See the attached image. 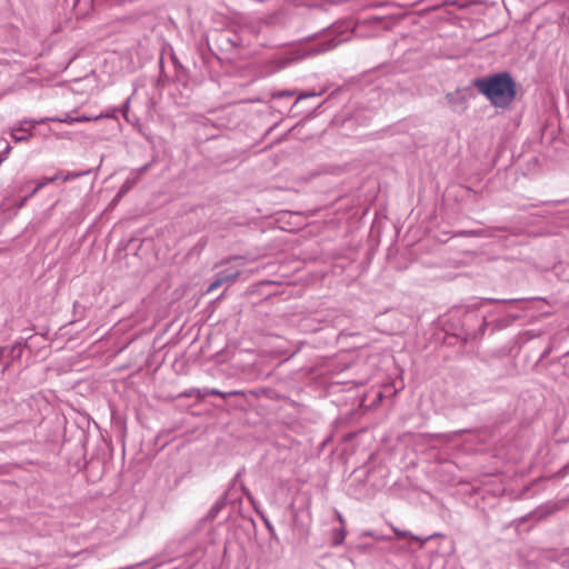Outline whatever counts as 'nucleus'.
<instances>
[{"label":"nucleus","mask_w":569,"mask_h":569,"mask_svg":"<svg viewBox=\"0 0 569 569\" xmlns=\"http://www.w3.org/2000/svg\"><path fill=\"white\" fill-rule=\"evenodd\" d=\"M239 271H232L229 272L228 270L219 273V278L214 280L212 283H210L208 291H213L217 288H219L224 281H234L237 277L239 276Z\"/></svg>","instance_id":"nucleus-6"},{"label":"nucleus","mask_w":569,"mask_h":569,"mask_svg":"<svg viewBox=\"0 0 569 569\" xmlns=\"http://www.w3.org/2000/svg\"><path fill=\"white\" fill-rule=\"evenodd\" d=\"M526 299H496V298H482L479 301H476L470 307L473 309H479L483 303H517L520 301H525Z\"/></svg>","instance_id":"nucleus-9"},{"label":"nucleus","mask_w":569,"mask_h":569,"mask_svg":"<svg viewBox=\"0 0 569 569\" xmlns=\"http://www.w3.org/2000/svg\"><path fill=\"white\" fill-rule=\"evenodd\" d=\"M60 177H61V176H60V174H57V173H56L54 176H52V177H44V178H42V179H40V180L38 181V188H41V189H42V188H43V187H46L47 184H49V183H53L54 181L59 180V179H60Z\"/></svg>","instance_id":"nucleus-16"},{"label":"nucleus","mask_w":569,"mask_h":569,"mask_svg":"<svg viewBox=\"0 0 569 569\" xmlns=\"http://www.w3.org/2000/svg\"><path fill=\"white\" fill-rule=\"evenodd\" d=\"M446 100L450 106L451 110L457 113H462L467 109V98L461 90L455 92H448Z\"/></svg>","instance_id":"nucleus-4"},{"label":"nucleus","mask_w":569,"mask_h":569,"mask_svg":"<svg viewBox=\"0 0 569 569\" xmlns=\"http://www.w3.org/2000/svg\"><path fill=\"white\" fill-rule=\"evenodd\" d=\"M74 120L77 122H88V121H93L94 120V116H80V117H76Z\"/></svg>","instance_id":"nucleus-24"},{"label":"nucleus","mask_w":569,"mask_h":569,"mask_svg":"<svg viewBox=\"0 0 569 569\" xmlns=\"http://www.w3.org/2000/svg\"><path fill=\"white\" fill-rule=\"evenodd\" d=\"M227 496L228 493L224 492L214 503L213 506L210 508V510L208 511V513L204 517V520L206 521H213L219 512L227 506Z\"/></svg>","instance_id":"nucleus-5"},{"label":"nucleus","mask_w":569,"mask_h":569,"mask_svg":"<svg viewBox=\"0 0 569 569\" xmlns=\"http://www.w3.org/2000/svg\"><path fill=\"white\" fill-rule=\"evenodd\" d=\"M335 512H336L337 519L340 522L341 527H345L346 521H345V518L342 517V515L338 510H336Z\"/></svg>","instance_id":"nucleus-26"},{"label":"nucleus","mask_w":569,"mask_h":569,"mask_svg":"<svg viewBox=\"0 0 569 569\" xmlns=\"http://www.w3.org/2000/svg\"><path fill=\"white\" fill-rule=\"evenodd\" d=\"M39 190H41V188H38V184H37V186L31 190V192L27 194V197L30 199L31 197H33L34 194H37Z\"/></svg>","instance_id":"nucleus-27"},{"label":"nucleus","mask_w":569,"mask_h":569,"mask_svg":"<svg viewBox=\"0 0 569 569\" xmlns=\"http://www.w3.org/2000/svg\"><path fill=\"white\" fill-rule=\"evenodd\" d=\"M393 532H395L398 537H401V538H405V537H409V536H410L412 539L418 540V538H417V537H415V536H412L409 531H400V530H398V529L393 528Z\"/></svg>","instance_id":"nucleus-21"},{"label":"nucleus","mask_w":569,"mask_h":569,"mask_svg":"<svg viewBox=\"0 0 569 569\" xmlns=\"http://www.w3.org/2000/svg\"><path fill=\"white\" fill-rule=\"evenodd\" d=\"M203 392H204V388L203 389L191 388V389H187L183 392H181L180 397L191 398V397L196 396L199 400H202L206 398V395H203Z\"/></svg>","instance_id":"nucleus-12"},{"label":"nucleus","mask_w":569,"mask_h":569,"mask_svg":"<svg viewBox=\"0 0 569 569\" xmlns=\"http://www.w3.org/2000/svg\"><path fill=\"white\" fill-rule=\"evenodd\" d=\"M346 538V528L340 527L339 529L335 530L333 532V545L339 546L343 542Z\"/></svg>","instance_id":"nucleus-14"},{"label":"nucleus","mask_w":569,"mask_h":569,"mask_svg":"<svg viewBox=\"0 0 569 569\" xmlns=\"http://www.w3.org/2000/svg\"><path fill=\"white\" fill-rule=\"evenodd\" d=\"M558 510L557 505H543L519 518L517 521L523 523L529 520L540 521Z\"/></svg>","instance_id":"nucleus-3"},{"label":"nucleus","mask_w":569,"mask_h":569,"mask_svg":"<svg viewBox=\"0 0 569 569\" xmlns=\"http://www.w3.org/2000/svg\"><path fill=\"white\" fill-rule=\"evenodd\" d=\"M8 366H9V365L4 366V367L1 369V371H0V375H1V376L4 373V371H6V369L8 368Z\"/></svg>","instance_id":"nucleus-29"},{"label":"nucleus","mask_w":569,"mask_h":569,"mask_svg":"<svg viewBox=\"0 0 569 569\" xmlns=\"http://www.w3.org/2000/svg\"><path fill=\"white\" fill-rule=\"evenodd\" d=\"M12 148L10 144H7L6 148L0 152V158L6 161Z\"/></svg>","instance_id":"nucleus-22"},{"label":"nucleus","mask_w":569,"mask_h":569,"mask_svg":"<svg viewBox=\"0 0 569 569\" xmlns=\"http://www.w3.org/2000/svg\"><path fill=\"white\" fill-rule=\"evenodd\" d=\"M49 121H52V122H63V123H68V124H72V123L77 122L74 120V118H72V117H66V118L53 117V118H41L38 121H34V123H46V122H49Z\"/></svg>","instance_id":"nucleus-13"},{"label":"nucleus","mask_w":569,"mask_h":569,"mask_svg":"<svg viewBox=\"0 0 569 569\" xmlns=\"http://www.w3.org/2000/svg\"><path fill=\"white\" fill-rule=\"evenodd\" d=\"M203 395L207 396H218V397H221L223 399H227V398H231V397H246L247 392L243 391V390H232V391H228V392H223L219 389H209V388H204V392Z\"/></svg>","instance_id":"nucleus-7"},{"label":"nucleus","mask_w":569,"mask_h":569,"mask_svg":"<svg viewBox=\"0 0 569 569\" xmlns=\"http://www.w3.org/2000/svg\"><path fill=\"white\" fill-rule=\"evenodd\" d=\"M247 497L252 501L251 493L249 491H246Z\"/></svg>","instance_id":"nucleus-31"},{"label":"nucleus","mask_w":569,"mask_h":569,"mask_svg":"<svg viewBox=\"0 0 569 569\" xmlns=\"http://www.w3.org/2000/svg\"><path fill=\"white\" fill-rule=\"evenodd\" d=\"M90 173V171H73V172H64V171H58L57 174H60V179L64 182L83 177L86 174Z\"/></svg>","instance_id":"nucleus-11"},{"label":"nucleus","mask_w":569,"mask_h":569,"mask_svg":"<svg viewBox=\"0 0 569 569\" xmlns=\"http://www.w3.org/2000/svg\"><path fill=\"white\" fill-rule=\"evenodd\" d=\"M296 94L293 90H279L272 93V99L291 98Z\"/></svg>","instance_id":"nucleus-15"},{"label":"nucleus","mask_w":569,"mask_h":569,"mask_svg":"<svg viewBox=\"0 0 569 569\" xmlns=\"http://www.w3.org/2000/svg\"><path fill=\"white\" fill-rule=\"evenodd\" d=\"M486 326H487V321H486V318H483L482 319V325H481V328H480L481 333L485 332Z\"/></svg>","instance_id":"nucleus-28"},{"label":"nucleus","mask_w":569,"mask_h":569,"mask_svg":"<svg viewBox=\"0 0 569 569\" xmlns=\"http://www.w3.org/2000/svg\"><path fill=\"white\" fill-rule=\"evenodd\" d=\"M480 401H481V399H479L478 397H473L471 400L461 401V406H463V407L473 406V405L479 403Z\"/></svg>","instance_id":"nucleus-20"},{"label":"nucleus","mask_w":569,"mask_h":569,"mask_svg":"<svg viewBox=\"0 0 569 569\" xmlns=\"http://www.w3.org/2000/svg\"><path fill=\"white\" fill-rule=\"evenodd\" d=\"M150 168V163H147L142 167H140L139 169H137L134 172L131 173L130 178H137V182L139 181V179L141 178V176H143L148 169Z\"/></svg>","instance_id":"nucleus-18"},{"label":"nucleus","mask_w":569,"mask_h":569,"mask_svg":"<svg viewBox=\"0 0 569 569\" xmlns=\"http://www.w3.org/2000/svg\"><path fill=\"white\" fill-rule=\"evenodd\" d=\"M36 120H21L11 128L10 136L14 142H26L32 137L31 129Z\"/></svg>","instance_id":"nucleus-2"},{"label":"nucleus","mask_w":569,"mask_h":569,"mask_svg":"<svg viewBox=\"0 0 569 569\" xmlns=\"http://www.w3.org/2000/svg\"><path fill=\"white\" fill-rule=\"evenodd\" d=\"M117 112H119L118 108H112L106 112H101L100 114L98 116H94V121L96 120H100V119H103V118H111V119H114L117 116Z\"/></svg>","instance_id":"nucleus-17"},{"label":"nucleus","mask_w":569,"mask_h":569,"mask_svg":"<svg viewBox=\"0 0 569 569\" xmlns=\"http://www.w3.org/2000/svg\"><path fill=\"white\" fill-rule=\"evenodd\" d=\"M137 184V178L128 177L124 182L121 184L119 191L114 196L112 202L117 203L120 199L127 194L134 186Z\"/></svg>","instance_id":"nucleus-8"},{"label":"nucleus","mask_w":569,"mask_h":569,"mask_svg":"<svg viewBox=\"0 0 569 569\" xmlns=\"http://www.w3.org/2000/svg\"><path fill=\"white\" fill-rule=\"evenodd\" d=\"M338 42L335 39H329L321 42L317 48L311 49L310 54H318L322 52H327L333 48H336Z\"/></svg>","instance_id":"nucleus-10"},{"label":"nucleus","mask_w":569,"mask_h":569,"mask_svg":"<svg viewBox=\"0 0 569 569\" xmlns=\"http://www.w3.org/2000/svg\"><path fill=\"white\" fill-rule=\"evenodd\" d=\"M473 86L498 108L508 107L516 96V82L508 72L476 78Z\"/></svg>","instance_id":"nucleus-1"},{"label":"nucleus","mask_w":569,"mask_h":569,"mask_svg":"<svg viewBox=\"0 0 569 569\" xmlns=\"http://www.w3.org/2000/svg\"><path fill=\"white\" fill-rule=\"evenodd\" d=\"M562 202H565V200L555 201V203H562Z\"/></svg>","instance_id":"nucleus-32"},{"label":"nucleus","mask_w":569,"mask_h":569,"mask_svg":"<svg viewBox=\"0 0 569 569\" xmlns=\"http://www.w3.org/2000/svg\"><path fill=\"white\" fill-rule=\"evenodd\" d=\"M320 94H321V92H319V93H318V92H316V91L301 92V93L297 97V99H296V101H295V104H297V103H298L300 100H302V99L310 98V97H317V96H320Z\"/></svg>","instance_id":"nucleus-19"},{"label":"nucleus","mask_w":569,"mask_h":569,"mask_svg":"<svg viewBox=\"0 0 569 569\" xmlns=\"http://www.w3.org/2000/svg\"><path fill=\"white\" fill-rule=\"evenodd\" d=\"M28 200H29V198H28L27 196H26V197H23V198H22V199H21V200L16 204L17 210L21 209V208L26 204V202H27Z\"/></svg>","instance_id":"nucleus-25"},{"label":"nucleus","mask_w":569,"mask_h":569,"mask_svg":"<svg viewBox=\"0 0 569 569\" xmlns=\"http://www.w3.org/2000/svg\"><path fill=\"white\" fill-rule=\"evenodd\" d=\"M4 161L0 158V164H2Z\"/></svg>","instance_id":"nucleus-33"},{"label":"nucleus","mask_w":569,"mask_h":569,"mask_svg":"<svg viewBox=\"0 0 569 569\" xmlns=\"http://www.w3.org/2000/svg\"><path fill=\"white\" fill-rule=\"evenodd\" d=\"M550 350H545V352L542 353V358L546 357L547 355H549Z\"/></svg>","instance_id":"nucleus-30"},{"label":"nucleus","mask_w":569,"mask_h":569,"mask_svg":"<svg viewBox=\"0 0 569 569\" xmlns=\"http://www.w3.org/2000/svg\"><path fill=\"white\" fill-rule=\"evenodd\" d=\"M129 104H130V98H128V99L124 101V103H123V106L121 107V109H118V110H119V112H122V114H123V117H124V118H127V112H128V110H129Z\"/></svg>","instance_id":"nucleus-23"}]
</instances>
